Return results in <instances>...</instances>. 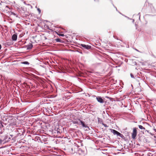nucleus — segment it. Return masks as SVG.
<instances>
[{"label":"nucleus","instance_id":"obj_27","mask_svg":"<svg viewBox=\"0 0 156 156\" xmlns=\"http://www.w3.org/2000/svg\"><path fill=\"white\" fill-rule=\"evenodd\" d=\"M77 52H78L79 53L81 54H83V53H82V51H79L78 50H77Z\"/></svg>","mask_w":156,"mask_h":156},{"label":"nucleus","instance_id":"obj_4","mask_svg":"<svg viewBox=\"0 0 156 156\" xmlns=\"http://www.w3.org/2000/svg\"><path fill=\"white\" fill-rule=\"evenodd\" d=\"M1 3H0V4L2 6V8L4 9L5 10H6V8H8L9 9V6L8 5H6V3L5 2H2V1L1 2ZM6 10H7V9H6Z\"/></svg>","mask_w":156,"mask_h":156},{"label":"nucleus","instance_id":"obj_29","mask_svg":"<svg viewBox=\"0 0 156 156\" xmlns=\"http://www.w3.org/2000/svg\"><path fill=\"white\" fill-rule=\"evenodd\" d=\"M59 35L61 36H64V34H60Z\"/></svg>","mask_w":156,"mask_h":156},{"label":"nucleus","instance_id":"obj_10","mask_svg":"<svg viewBox=\"0 0 156 156\" xmlns=\"http://www.w3.org/2000/svg\"><path fill=\"white\" fill-rule=\"evenodd\" d=\"M131 61V63L132 65L133 66H136L137 65V63L133 59H131L130 60Z\"/></svg>","mask_w":156,"mask_h":156},{"label":"nucleus","instance_id":"obj_3","mask_svg":"<svg viewBox=\"0 0 156 156\" xmlns=\"http://www.w3.org/2000/svg\"><path fill=\"white\" fill-rule=\"evenodd\" d=\"M137 135V130L136 128H134L133 129V132L132 134V138L135 139Z\"/></svg>","mask_w":156,"mask_h":156},{"label":"nucleus","instance_id":"obj_21","mask_svg":"<svg viewBox=\"0 0 156 156\" xmlns=\"http://www.w3.org/2000/svg\"><path fill=\"white\" fill-rule=\"evenodd\" d=\"M102 125L105 127H108V126H107V124L104 123H102Z\"/></svg>","mask_w":156,"mask_h":156},{"label":"nucleus","instance_id":"obj_24","mask_svg":"<svg viewBox=\"0 0 156 156\" xmlns=\"http://www.w3.org/2000/svg\"><path fill=\"white\" fill-rule=\"evenodd\" d=\"M37 10L38 11V12H39V13H41V10L39 8H38L37 9Z\"/></svg>","mask_w":156,"mask_h":156},{"label":"nucleus","instance_id":"obj_2","mask_svg":"<svg viewBox=\"0 0 156 156\" xmlns=\"http://www.w3.org/2000/svg\"><path fill=\"white\" fill-rule=\"evenodd\" d=\"M79 45L82 47L81 48L83 49H86L87 50H89L91 48V46L88 45H86L83 44H80Z\"/></svg>","mask_w":156,"mask_h":156},{"label":"nucleus","instance_id":"obj_35","mask_svg":"<svg viewBox=\"0 0 156 156\" xmlns=\"http://www.w3.org/2000/svg\"><path fill=\"white\" fill-rule=\"evenodd\" d=\"M24 3L25 4H26V2H24Z\"/></svg>","mask_w":156,"mask_h":156},{"label":"nucleus","instance_id":"obj_33","mask_svg":"<svg viewBox=\"0 0 156 156\" xmlns=\"http://www.w3.org/2000/svg\"><path fill=\"white\" fill-rule=\"evenodd\" d=\"M1 48H2V46H1V44H0V50L1 49Z\"/></svg>","mask_w":156,"mask_h":156},{"label":"nucleus","instance_id":"obj_16","mask_svg":"<svg viewBox=\"0 0 156 156\" xmlns=\"http://www.w3.org/2000/svg\"><path fill=\"white\" fill-rule=\"evenodd\" d=\"M21 63L25 65H29L30 63L27 61H24L21 62Z\"/></svg>","mask_w":156,"mask_h":156},{"label":"nucleus","instance_id":"obj_41","mask_svg":"<svg viewBox=\"0 0 156 156\" xmlns=\"http://www.w3.org/2000/svg\"><path fill=\"white\" fill-rule=\"evenodd\" d=\"M135 14H134V15H133V16H135Z\"/></svg>","mask_w":156,"mask_h":156},{"label":"nucleus","instance_id":"obj_28","mask_svg":"<svg viewBox=\"0 0 156 156\" xmlns=\"http://www.w3.org/2000/svg\"><path fill=\"white\" fill-rule=\"evenodd\" d=\"M137 15L139 16V19H140V13L139 12L138 13V14H137Z\"/></svg>","mask_w":156,"mask_h":156},{"label":"nucleus","instance_id":"obj_30","mask_svg":"<svg viewBox=\"0 0 156 156\" xmlns=\"http://www.w3.org/2000/svg\"><path fill=\"white\" fill-rule=\"evenodd\" d=\"M106 98H108L109 99H110L111 100V99H112V98H110L109 97H106Z\"/></svg>","mask_w":156,"mask_h":156},{"label":"nucleus","instance_id":"obj_1","mask_svg":"<svg viewBox=\"0 0 156 156\" xmlns=\"http://www.w3.org/2000/svg\"><path fill=\"white\" fill-rule=\"evenodd\" d=\"M24 130L22 129H15L12 131V133L14 134V138H17L23 135Z\"/></svg>","mask_w":156,"mask_h":156},{"label":"nucleus","instance_id":"obj_34","mask_svg":"<svg viewBox=\"0 0 156 156\" xmlns=\"http://www.w3.org/2000/svg\"><path fill=\"white\" fill-rule=\"evenodd\" d=\"M135 50H136V51H139L138 50H137V49H135Z\"/></svg>","mask_w":156,"mask_h":156},{"label":"nucleus","instance_id":"obj_19","mask_svg":"<svg viewBox=\"0 0 156 156\" xmlns=\"http://www.w3.org/2000/svg\"><path fill=\"white\" fill-rule=\"evenodd\" d=\"M119 136L123 139L125 138L124 136L121 133L120 134Z\"/></svg>","mask_w":156,"mask_h":156},{"label":"nucleus","instance_id":"obj_15","mask_svg":"<svg viewBox=\"0 0 156 156\" xmlns=\"http://www.w3.org/2000/svg\"><path fill=\"white\" fill-rule=\"evenodd\" d=\"M83 127L85 128H86V129H85L86 131H88L90 129L89 127L87 126V124H86V125L85 126H84Z\"/></svg>","mask_w":156,"mask_h":156},{"label":"nucleus","instance_id":"obj_9","mask_svg":"<svg viewBox=\"0 0 156 156\" xmlns=\"http://www.w3.org/2000/svg\"><path fill=\"white\" fill-rule=\"evenodd\" d=\"M79 120L80 121L79 125H82L83 127L84 126H85L86 124L85 123V122L82 121L80 119H79Z\"/></svg>","mask_w":156,"mask_h":156},{"label":"nucleus","instance_id":"obj_36","mask_svg":"<svg viewBox=\"0 0 156 156\" xmlns=\"http://www.w3.org/2000/svg\"><path fill=\"white\" fill-rule=\"evenodd\" d=\"M146 131L147 132H148V131L147 130H146Z\"/></svg>","mask_w":156,"mask_h":156},{"label":"nucleus","instance_id":"obj_37","mask_svg":"<svg viewBox=\"0 0 156 156\" xmlns=\"http://www.w3.org/2000/svg\"><path fill=\"white\" fill-rule=\"evenodd\" d=\"M134 20H133V22H134Z\"/></svg>","mask_w":156,"mask_h":156},{"label":"nucleus","instance_id":"obj_7","mask_svg":"<svg viewBox=\"0 0 156 156\" xmlns=\"http://www.w3.org/2000/svg\"><path fill=\"white\" fill-rule=\"evenodd\" d=\"M33 47V44L31 43H29L27 45L25 46V48H27V50L31 49Z\"/></svg>","mask_w":156,"mask_h":156},{"label":"nucleus","instance_id":"obj_31","mask_svg":"<svg viewBox=\"0 0 156 156\" xmlns=\"http://www.w3.org/2000/svg\"><path fill=\"white\" fill-rule=\"evenodd\" d=\"M113 6L116 9V10L117 11V9L116 7H115V6L114 5Z\"/></svg>","mask_w":156,"mask_h":156},{"label":"nucleus","instance_id":"obj_5","mask_svg":"<svg viewBox=\"0 0 156 156\" xmlns=\"http://www.w3.org/2000/svg\"><path fill=\"white\" fill-rule=\"evenodd\" d=\"M3 122L0 121V134H2L4 132V126L2 124Z\"/></svg>","mask_w":156,"mask_h":156},{"label":"nucleus","instance_id":"obj_40","mask_svg":"<svg viewBox=\"0 0 156 156\" xmlns=\"http://www.w3.org/2000/svg\"><path fill=\"white\" fill-rule=\"evenodd\" d=\"M5 120H6V118H5Z\"/></svg>","mask_w":156,"mask_h":156},{"label":"nucleus","instance_id":"obj_20","mask_svg":"<svg viewBox=\"0 0 156 156\" xmlns=\"http://www.w3.org/2000/svg\"><path fill=\"white\" fill-rule=\"evenodd\" d=\"M11 15H13L14 16H16V17H18L17 15H16V14L12 12H11Z\"/></svg>","mask_w":156,"mask_h":156},{"label":"nucleus","instance_id":"obj_11","mask_svg":"<svg viewBox=\"0 0 156 156\" xmlns=\"http://www.w3.org/2000/svg\"><path fill=\"white\" fill-rule=\"evenodd\" d=\"M5 44L6 46H10L11 45H12V43L11 42H8L5 43Z\"/></svg>","mask_w":156,"mask_h":156},{"label":"nucleus","instance_id":"obj_22","mask_svg":"<svg viewBox=\"0 0 156 156\" xmlns=\"http://www.w3.org/2000/svg\"><path fill=\"white\" fill-rule=\"evenodd\" d=\"M121 133H120L119 132H118L116 134V135L117 136H119L120 135V134Z\"/></svg>","mask_w":156,"mask_h":156},{"label":"nucleus","instance_id":"obj_26","mask_svg":"<svg viewBox=\"0 0 156 156\" xmlns=\"http://www.w3.org/2000/svg\"><path fill=\"white\" fill-rule=\"evenodd\" d=\"M10 136H8V140H7L6 141H9L10 140Z\"/></svg>","mask_w":156,"mask_h":156},{"label":"nucleus","instance_id":"obj_6","mask_svg":"<svg viewBox=\"0 0 156 156\" xmlns=\"http://www.w3.org/2000/svg\"><path fill=\"white\" fill-rule=\"evenodd\" d=\"M96 97V99L98 102L101 103H103L104 102V100L100 96Z\"/></svg>","mask_w":156,"mask_h":156},{"label":"nucleus","instance_id":"obj_13","mask_svg":"<svg viewBox=\"0 0 156 156\" xmlns=\"http://www.w3.org/2000/svg\"><path fill=\"white\" fill-rule=\"evenodd\" d=\"M118 132V131L115 129H111V132H112L115 135H116V134Z\"/></svg>","mask_w":156,"mask_h":156},{"label":"nucleus","instance_id":"obj_23","mask_svg":"<svg viewBox=\"0 0 156 156\" xmlns=\"http://www.w3.org/2000/svg\"><path fill=\"white\" fill-rule=\"evenodd\" d=\"M13 134H10V136L12 137V136H14V134L15 133H12Z\"/></svg>","mask_w":156,"mask_h":156},{"label":"nucleus","instance_id":"obj_32","mask_svg":"<svg viewBox=\"0 0 156 156\" xmlns=\"http://www.w3.org/2000/svg\"><path fill=\"white\" fill-rule=\"evenodd\" d=\"M2 140L0 139V144L2 143Z\"/></svg>","mask_w":156,"mask_h":156},{"label":"nucleus","instance_id":"obj_17","mask_svg":"<svg viewBox=\"0 0 156 156\" xmlns=\"http://www.w3.org/2000/svg\"><path fill=\"white\" fill-rule=\"evenodd\" d=\"M138 127L139 128L141 129H145V128L141 125H139Z\"/></svg>","mask_w":156,"mask_h":156},{"label":"nucleus","instance_id":"obj_25","mask_svg":"<svg viewBox=\"0 0 156 156\" xmlns=\"http://www.w3.org/2000/svg\"><path fill=\"white\" fill-rule=\"evenodd\" d=\"M130 76H131V78H134V76H133V75L132 74V73L130 74Z\"/></svg>","mask_w":156,"mask_h":156},{"label":"nucleus","instance_id":"obj_38","mask_svg":"<svg viewBox=\"0 0 156 156\" xmlns=\"http://www.w3.org/2000/svg\"><path fill=\"white\" fill-rule=\"evenodd\" d=\"M2 120H3L4 121V119H2Z\"/></svg>","mask_w":156,"mask_h":156},{"label":"nucleus","instance_id":"obj_14","mask_svg":"<svg viewBox=\"0 0 156 156\" xmlns=\"http://www.w3.org/2000/svg\"><path fill=\"white\" fill-rule=\"evenodd\" d=\"M55 41L57 42H62V41L60 40L59 38H57L55 39Z\"/></svg>","mask_w":156,"mask_h":156},{"label":"nucleus","instance_id":"obj_39","mask_svg":"<svg viewBox=\"0 0 156 156\" xmlns=\"http://www.w3.org/2000/svg\"><path fill=\"white\" fill-rule=\"evenodd\" d=\"M21 1H23L24 0H21Z\"/></svg>","mask_w":156,"mask_h":156},{"label":"nucleus","instance_id":"obj_18","mask_svg":"<svg viewBox=\"0 0 156 156\" xmlns=\"http://www.w3.org/2000/svg\"><path fill=\"white\" fill-rule=\"evenodd\" d=\"M8 136H5L4 138V140H5V141H6L7 140H8Z\"/></svg>","mask_w":156,"mask_h":156},{"label":"nucleus","instance_id":"obj_12","mask_svg":"<svg viewBox=\"0 0 156 156\" xmlns=\"http://www.w3.org/2000/svg\"><path fill=\"white\" fill-rule=\"evenodd\" d=\"M79 119H78V120H76L73 121V123L74 124H78V125H79L80 121L79 120Z\"/></svg>","mask_w":156,"mask_h":156},{"label":"nucleus","instance_id":"obj_8","mask_svg":"<svg viewBox=\"0 0 156 156\" xmlns=\"http://www.w3.org/2000/svg\"><path fill=\"white\" fill-rule=\"evenodd\" d=\"M17 34L15 33L12 36V41H15L17 40Z\"/></svg>","mask_w":156,"mask_h":156}]
</instances>
